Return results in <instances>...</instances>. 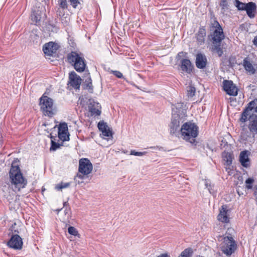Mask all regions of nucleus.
I'll list each match as a JSON object with an SVG mask.
<instances>
[{
    "label": "nucleus",
    "instance_id": "obj_44",
    "mask_svg": "<svg viewBox=\"0 0 257 257\" xmlns=\"http://www.w3.org/2000/svg\"><path fill=\"white\" fill-rule=\"evenodd\" d=\"M70 2L74 8H76L78 5L80 4L79 0H70Z\"/></svg>",
    "mask_w": 257,
    "mask_h": 257
},
{
    "label": "nucleus",
    "instance_id": "obj_16",
    "mask_svg": "<svg viewBox=\"0 0 257 257\" xmlns=\"http://www.w3.org/2000/svg\"><path fill=\"white\" fill-rule=\"evenodd\" d=\"M247 120L249 121L248 127L250 132L257 133V115L252 113L247 116Z\"/></svg>",
    "mask_w": 257,
    "mask_h": 257
},
{
    "label": "nucleus",
    "instance_id": "obj_2",
    "mask_svg": "<svg viewBox=\"0 0 257 257\" xmlns=\"http://www.w3.org/2000/svg\"><path fill=\"white\" fill-rule=\"evenodd\" d=\"M180 132L184 140L193 144L198 136V126L195 123L187 122L182 125Z\"/></svg>",
    "mask_w": 257,
    "mask_h": 257
},
{
    "label": "nucleus",
    "instance_id": "obj_48",
    "mask_svg": "<svg viewBox=\"0 0 257 257\" xmlns=\"http://www.w3.org/2000/svg\"><path fill=\"white\" fill-rule=\"evenodd\" d=\"M64 212L65 215L68 214L69 216L71 214L70 207L69 206L66 207L65 209Z\"/></svg>",
    "mask_w": 257,
    "mask_h": 257
},
{
    "label": "nucleus",
    "instance_id": "obj_1",
    "mask_svg": "<svg viewBox=\"0 0 257 257\" xmlns=\"http://www.w3.org/2000/svg\"><path fill=\"white\" fill-rule=\"evenodd\" d=\"M10 182L12 185L20 190L24 188L27 184V180L23 176L18 165H15L13 162L9 171Z\"/></svg>",
    "mask_w": 257,
    "mask_h": 257
},
{
    "label": "nucleus",
    "instance_id": "obj_7",
    "mask_svg": "<svg viewBox=\"0 0 257 257\" xmlns=\"http://www.w3.org/2000/svg\"><path fill=\"white\" fill-rule=\"evenodd\" d=\"M257 106V99H255L247 104V106L244 108L243 111L241 114V116L239 118V121L241 122H245L247 121V116L249 115H251L252 113L251 111L254 109Z\"/></svg>",
    "mask_w": 257,
    "mask_h": 257
},
{
    "label": "nucleus",
    "instance_id": "obj_51",
    "mask_svg": "<svg viewBox=\"0 0 257 257\" xmlns=\"http://www.w3.org/2000/svg\"><path fill=\"white\" fill-rule=\"evenodd\" d=\"M157 257H170L169 255L166 253L161 254L160 255Z\"/></svg>",
    "mask_w": 257,
    "mask_h": 257
},
{
    "label": "nucleus",
    "instance_id": "obj_29",
    "mask_svg": "<svg viewBox=\"0 0 257 257\" xmlns=\"http://www.w3.org/2000/svg\"><path fill=\"white\" fill-rule=\"evenodd\" d=\"M219 6L221 8V12L222 14H224L229 9V5L227 0H220Z\"/></svg>",
    "mask_w": 257,
    "mask_h": 257
},
{
    "label": "nucleus",
    "instance_id": "obj_53",
    "mask_svg": "<svg viewBox=\"0 0 257 257\" xmlns=\"http://www.w3.org/2000/svg\"><path fill=\"white\" fill-rule=\"evenodd\" d=\"M237 193L238 194V195H239V196L240 195V193H239V191H237Z\"/></svg>",
    "mask_w": 257,
    "mask_h": 257
},
{
    "label": "nucleus",
    "instance_id": "obj_40",
    "mask_svg": "<svg viewBox=\"0 0 257 257\" xmlns=\"http://www.w3.org/2000/svg\"><path fill=\"white\" fill-rule=\"evenodd\" d=\"M59 5L61 8L66 9L67 8V3L66 0H59Z\"/></svg>",
    "mask_w": 257,
    "mask_h": 257
},
{
    "label": "nucleus",
    "instance_id": "obj_12",
    "mask_svg": "<svg viewBox=\"0 0 257 257\" xmlns=\"http://www.w3.org/2000/svg\"><path fill=\"white\" fill-rule=\"evenodd\" d=\"M58 137L63 142L69 140L67 124L65 122L61 123L58 127Z\"/></svg>",
    "mask_w": 257,
    "mask_h": 257
},
{
    "label": "nucleus",
    "instance_id": "obj_15",
    "mask_svg": "<svg viewBox=\"0 0 257 257\" xmlns=\"http://www.w3.org/2000/svg\"><path fill=\"white\" fill-rule=\"evenodd\" d=\"M211 37L213 44L221 43L225 37L223 30L221 29L214 30Z\"/></svg>",
    "mask_w": 257,
    "mask_h": 257
},
{
    "label": "nucleus",
    "instance_id": "obj_38",
    "mask_svg": "<svg viewBox=\"0 0 257 257\" xmlns=\"http://www.w3.org/2000/svg\"><path fill=\"white\" fill-rule=\"evenodd\" d=\"M102 134L103 136L107 137H112V133L111 130H110V128L108 127L105 130H103L101 131Z\"/></svg>",
    "mask_w": 257,
    "mask_h": 257
},
{
    "label": "nucleus",
    "instance_id": "obj_26",
    "mask_svg": "<svg viewBox=\"0 0 257 257\" xmlns=\"http://www.w3.org/2000/svg\"><path fill=\"white\" fill-rule=\"evenodd\" d=\"M86 67V64L85 60L83 57L80 59V61H77L76 63H75L74 68L78 72H83Z\"/></svg>",
    "mask_w": 257,
    "mask_h": 257
},
{
    "label": "nucleus",
    "instance_id": "obj_43",
    "mask_svg": "<svg viewBox=\"0 0 257 257\" xmlns=\"http://www.w3.org/2000/svg\"><path fill=\"white\" fill-rule=\"evenodd\" d=\"M205 186H206V188H208V189L210 193H214V189L212 188V187H214V185H211L210 183H208V181H206Z\"/></svg>",
    "mask_w": 257,
    "mask_h": 257
},
{
    "label": "nucleus",
    "instance_id": "obj_10",
    "mask_svg": "<svg viewBox=\"0 0 257 257\" xmlns=\"http://www.w3.org/2000/svg\"><path fill=\"white\" fill-rule=\"evenodd\" d=\"M223 90L229 95L236 96L238 89L231 80H225L223 82Z\"/></svg>",
    "mask_w": 257,
    "mask_h": 257
},
{
    "label": "nucleus",
    "instance_id": "obj_11",
    "mask_svg": "<svg viewBox=\"0 0 257 257\" xmlns=\"http://www.w3.org/2000/svg\"><path fill=\"white\" fill-rule=\"evenodd\" d=\"M59 46L53 42H50L45 44L43 47L44 54L48 56H53L56 54L57 50Z\"/></svg>",
    "mask_w": 257,
    "mask_h": 257
},
{
    "label": "nucleus",
    "instance_id": "obj_49",
    "mask_svg": "<svg viewBox=\"0 0 257 257\" xmlns=\"http://www.w3.org/2000/svg\"><path fill=\"white\" fill-rule=\"evenodd\" d=\"M253 42L254 45L257 47V36L254 38Z\"/></svg>",
    "mask_w": 257,
    "mask_h": 257
},
{
    "label": "nucleus",
    "instance_id": "obj_47",
    "mask_svg": "<svg viewBox=\"0 0 257 257\" xmlns=\"http://www.w3.org/2000/svg\"><path fill=\"white\" fill-rule=\"evenodd\" d=\"M89 82H92V80L91 79L89 73H88L86 76V78L85 79V81L84 82V84L88 83Z\"/></svg>",
    "mask_w": 257,
    "mask_h": 257
},
{
    "label": "nucleus",
    "instance_id": "obj_3",
    "mask_svg": "<svg viewBox=\"0 0 257 257\" xmlns=\"http://www.w3.org/2000/svg\"><path fill=\"white\" fill-rule=\"evenodd\" d=\"M54 102L52 98L43 94L39 99L41 110L46 116L52 117L54 114Z\"/></svg>",
    "mask_w": 257,
    "mask_h": 257
},
{
    "label": "nucleus",
    "instance_id": "obj_37",
    "mask_svg": "<svg viewBox=\"0 0 257 257\" xmlns=\"http://www.w3.org/2000/svg\"><path fill=\"white\" fill-rule=\"evenodd\" d=\"M70 186V183H61L59 184H58L56 186V189L57 190H61L64 188H66Z\"/></svg>",
    "mask_w": 257,
    "mask_h": 257
},
{
    "label": "nucleus",
    "instance_id": "obj_6",
    "mask_svg": "<svg viewBox=\"0 0 257 257\" xmlns=\"http://www.w3.org/2000/svg\"><path fill=\"white\" fill-rule=\"evenodd\" d=\"M185 120L184 114H181L173 113L171 121L169 124L170 133L172 135H176L180 132V124Z\"/></svg>",
    "mask_w": 257,
    "mask_h": 257
},
{
    "label": "nucleus",
    "instance_id": "obj_4",
    "mask_svg": "<svg viewBox=\"0 0 257 257\" xmlns=\"http://www.w3.org/2000/svg\"><path fill=\"white\" fill-rule=\"evenodd\" d=\"M220 249L227 256H230L236 248L235 241L231 236H225L220 244Z\"/></svg>",
    "mask_w": 257,
    "mask_h": 257
},
{
    "label": "nucleus",
    "instance_id": "obj_33",
    "mask_svg": "<svg viewBox=\"0 0 257 257\" xmlns=\"http://www.w3.org/2000/svg\"><path fill=\"white\" fill-rule=\"evenodd\" d=\"M192 253L191 248H186L183 251L179 257H190Z\"/></svg>",
    "mask_w": 257,
    "mask_h": 257
},
{
    "label": "nucleus",
    "instance_id": "obj_14",
    "mask_svg": "<svg viewBox=\"0 0 257 257\" xmlns=\"http://www.w3.org/2000/svg\"><path fill=\"white\" fill-rule=\"evenodd\" d=\"M228 210L226 205L221 206L219 210V213L217 216V219L223 223H228L229 217L228 214Z\"/></svg>",
    "mask_w": 257,
    "mask_h": 257
},
{
    "label": "nucleus",
    "instance_id": "obj_42",
    "mask_svg": "<svg viewBox=\"0 0 257 257\" xmlns=\"http://www.w3.org/2000/svg\"><path fill=\"white\" fill-rule=\"evenodd\" d=\"M84 89H88L90 93L93 92V86L92 84V82H89L88 83L84 84Z\"/></svg>",
    "mask_w": 257,
    "mask_h": 257
},
{
    "label": "nucleus",
    "instance_id": "obj_8",
    "mask_svg": "<svg viewBox=\"0 0 257 257\" xmlns=\"http://www.w3.org/2000/svg\"><path fill=\"white\" fill-rule=\"evenodd\" d=\"M101 105L93 99H90L88 102V110L91 116H99L101 114Z\"/></svg>",
    "mask_w": 257,
    "mask_h": 257
},
{
    "label": "nucleus",
    "instance_id": "obj_39",
    "mask_svg": "<svg viewBox=\"0 0 257 257\" xmlns=\"http://www.w3.org/2000/svg\"><path fill=\"white\" fill-rule=\"evenodd\" d=\"M147 153V152H137L135 150H132L130 154L131 155H134V156H142L146 155Z\"/></svg>",
    "mask_w": 257,
    "mask_h": 257
},
{
    "label": "nucleus",
    "instance_id": "obj_24",
    "mask_svg": "<svg viewBox=\"0 0 257 257\" xmlns=\"http://www.w3.org/2000/svg\"><path fill=\"white\" fill-rule=\"evenodd\" d=\"M42 12L39 9L33 10L31 16L33 23L37 24L41 21Z\"/></svg>",
    "mask_w": 257,
    "mask_h": 257
},
{
    "label": "nucleus",
    "instance_id": "obj_20",
    "mask_svg": "<svg viewBox=\"0 0 257 257\" xmlns=\"http://www.w3.org/2000/svg\"><path fill=\"white\" fill-rule=\"evenodd\" d=\"M206 34V30L204 27L199 28L197 33L196 34V38L198 44L202 45L204 44Z\"/></svg>",
    "mask_w": 257,
    "mask_h": 257
},
{
    "label": "nucleus",
    "instance_id": "obj_30",
    "mask_svg": "<svg viewBox=\"0 0 257 257\" xmlns=\"http://www.w3.org/2000/svg\"><path fill=\"white\" fill-rule=\"evenodd\" d=\"M195 92L196 89L194 86L190 85L187 87V95L188 97H193L195 95Z\"/></svg>",
    "mask_w": 257,
    "mask_h": 257
},
{
    "label": "nucleus",
    "instance_id": "obj_41",
    "mask_svg": "<svg viewBox=\"0 0 257 257\" xmlns=\"http://www.w3.org/2000/svg\"><path fill=\"white\" fill-rule=\"evenodd\" d=\"M60 145L58 143H57L54 141H52L51 146L50 148V150L55 151L59 148H60Z\"/></svg>",
    "mask_w": 257,
    "mask_h": 257
},
{
    "label": "nucleus",
    "instance_id": "obj_19",
    "mask_svg": "<svg viewBox=\"0 0 257 257\" xmlns=\"http://www.w3.org/2000/svg\"><path fill=\"white\" fill-rule=\"evenodd\" d=\"M249 152L248 151H242L239 155V161L242 166L247 168L249 166V159L248 155Z\"/></svg>",
    "mask_w": 257,
    "mask_h": 257
},
{
    "label": "nucleus",
    "instance_id": "obj_25",
    "mask_svg": "<svg viewBox=\"0 0 257 257\" xmlns=\"http://www.w3.org/2000/svg\"><path fill=\"white\" fill-rule=\"evenodd\" d=\"M222 157L225 165L230 166L232 164L233 155L232 153L224 151L222 153Z\"/></svg>",
    "mask_w": 257,
    "mask_h": 257
},
{
    "label": "nucleus",
    "instance_id": "obj_45",
    "mask_svg": "<svg viewBox=\"0 0 257 257\" xmlns=\"http://www.w3.org/2000/svg\"><path fill=\"white\" fill-rule=\"evenodd\" d=\"M112 73L117 78H121L123 77L122 74L118 71H113Z\"/></svg>",
    "mask_w": 257,
    "mask_h": 257
},
{
    "label": "nucleus",
    "instance_id": "obj_18",
    "mask_svg": "<svg viewBox=\"0 0 257 257\" xmlns=\"http://www.w3.org/2000/svg\"><path fill=\"white\" fill-rule=\"evenodd\" d=\"M256 5L253 2H249L246 3L245 11L247 15L250 18H253L255 17V14L256 12Z\"/></svg>",
    "mask_w": 257,
    "mask_h": 257
},
{
    "label": "nucleus",
    "instance_id": "obj_46",
    "mask_svg": "<svg viewBox=\"0 0 257 257\" xmlns=\"http://www.w3.org/2000/svg\"><path fill=\"white\" fill-rule=\"evenodd\" d=\"M186 54V53H184L183 52H179L177 56H176V59L178 61L179 60L181 57H183L184 56H185Z\"/></svg>",
    "mask_w": 257,
    "mask_h": 257
},
{
    "label": "nucleus",
    "instance_id": "obj_36",
    "mask_svg": "<svg viewBox=\"0 0 257 257\" xmlns=\"http://www.w3.org/2000/svg\"><path fill=\"white\" fill-rule=\"evenodd\" d=\"M68 232L69 234L74 235V236H77V235H79L77 229L73 226L69 227V228L68 229Z\"/></svg>",
    "mask_w": 257,
    "mask_h": 257
},
{
    "label": "nucleus",
    "instance_id": "obj_21",
    "mask_svg": "<svg viewBox=\"0 0 257 257\" xmlns=\"http://www.w3.org/2000/svg\"><path fill=\"white\" fill-rule=\"evenodd\" d=\"M181 68L183 71L190 73L192 70L193 66L191 61L187 59H183L181 61Z\"/></svg>",
    "mask_w": 257,
    "mask_h": 257
},
{
    "label": "nucleus",
    "instance_id": "obj_28",
    "mask_svg": "<svg viewBox=\"0 0 257 257\" xmlns=\"http://www.w3.org/2000/svg\"><path fill=\"white\" fill-rule=\"evenodd\" d=\"M221 43L213 44V47L212 50L215 51L219 57H221L223 54V50L221 47Z\"/></svg>",
    "mask_w": 257,
    "mask_h": 257
},
{
    "label": "nucleus",
    "instance_id": "obj_50",
    "mask_svg": "<svg viewBox=\"0 0 257 257\" xmlns=\"http://www.w3.org/2000/svg\"><path fill=\"white\" fill-rule=\"evenodd\" d=\"M150 148H152V149H155V148H157L159 150H162L163 149V148L161 147H159V146H157V147H151Z\"/></svg>",
    "mask_w": 257,
    "mask_h": 257
},
{
    "label": "nucleus",
    "instance_id": "obj_34",
    "mask_svg": "<svg viewBox=\"0 0 257 257\" xmlns=\"http://www.w3.org/2000/svg\"><path fill=\"white\" fill-rule=\"evenodd\" d=\"M254 182V179L252 178H247L245 181V187L247 189H251L252 188V184Z\"/></svg>",
    "mask_w": 257,
    "mask_h": 257
},
{
    "label": "nucleus",
    "instance_id": "obj_52",
    "mask_svg": "<svg viewBox=\"0 0 257 257\" xmlns=\"http://www.w3.org/2000/svg\"><path fill=\"white\" fill-rule=\"evenodd\" d=\"M68 204V203L67 201L64 202V203H63V206H64V207H66Z\"/></svg>",
    "mask_w": 257,
    "mask_h": 257
},
{
    "label": "nucleus",
    "instance_id": "obj_22",
    "mask_svg": "<svg viewBox=\"0 0 257 257\" xmlns=\"http://www.w3.org/2000/svg\"><path fill=\"white\" fill-rule=\"evenodd\" d=\"M82 57H81L77 52L73 51L68 54L67 56L68 62L74 66L75 63H76L77 61H80Z\"/></svg>",
    "mask_w": 257,
    "mask_h": 257
},
{
    "label": "nucleus",
    "instance_id": "obj_35",
    "mask_svg": "<svg viewBox=\"0 0 257 257\" xmlns=\"http://www.w3.org/2000/svg\"><path fill=\"white\" fill-rule=\"evenodd\" d=\"M97 126L99 131L101 132L103 130H105L108 127L107 123L104 121H99L98 123Z\"/></svg>",
    "mask_w": 257,
    "mask_h": 257
},
{
    "label": "nucleus",
    "instance_id": "obj_23",
    "mask_svg": "<svg viewBox=\"0 0 257 257\" xmlns=\"http://www.w3.org/2000/svg\"><path fill=\"white\" fill-rule=\"evenodd\" d=\"M243 66L245 70L250 74H253L255 73V70L248 57H245L243 59Z\"/></svg>",
    "mask_w": 257,
    "mask_h": 257
},
{
    "label": "nucleus",
    "instance_id": "obj_9",
    "mask_svg": "<svg viewBox=\"0 0 257 257\" xmlns=\"http://www.w3.org/2000/svg\"><path fill=\"white\" fill-rule=\"evenodd\" d=\"M23 244L22 238L17 234L13 235L7 242L9 247L17 250L21 249Z\"/></svg>",
    "mask_w": 257,
    "mask_h": 257
},
{
    "label": "nucleus",
    "instance_id": "obj_17",
    "mask_svg": "<svg viewBox=\"0 0 257 257\" xmlns=\"http://www.w3.org/2000/svg\"><path fill=\"white\" fill-rule=\"evenodd\" d=\"M196 66L199 69H204L205 68L207 61L205 55L201 53H198L196 55Z\"/></svg>",
    "mask_w": 257,
    "mask_h": 257
},
{
    "label": "nucleus",
    "instance_id": "obj_31",
    "mask_svg": "<svg viewBox=\"0 0 257 257\" xmlns=\"http://www.w3.org/2000/svg\"><path fill=\"white\" fill-rule=\"evenodd\" d=\"M235 5L237 9L239 11H245L246 4L240 2L239 0H235Z\"/></svg>",
    "mask_w": 257,
    "mask_h": 257
},
{
    "label": "nucleus",
    "instance_id": "obj_13",
    "mask_svg": "<svg viewBox=\"0 0 257 257\" xmlns=\"http://www.w3.org/2000/svg\"><path fill=\"white\" fill-rule=\"evenodd\" d=\"M69 83L71 86L76 89H78L80 87L82 79L74 71H72L69 73Z\"/></svg>",
    "mask_w": 257,
    "mask_h": 257
},
{
    "label": "nucleus",
    "instance_id": "obj_5",
    "mask_svg": "<svg viewBox=\"0 0 257 257\" xmlns=\"http://www.w3.org/2000/svg\"><path fill=\"white\" fill-rule=\"evenodd\" d=\"M93 169L92 163L87 158H82L79 161L78 173L77 174V178L83 179L85 176L89 174Z\"/></svg>",
    "mask_w": 257,
    "mask_h": 257
},
{
    "label": "nucleus",
    "instance_id": "obj_32",
    "mask_svg": "<svg viewBox=\"0 0 257 257\" xmlns=\"http://www.w3.org/2000/svg\"><path fill=\"white\" fill-rule=\"evenodd\" d=\"M211 28H212L210 29V31H213V29H215V30H222L221 27L220 26L219 23L218 22L217 20L215 19H214L211 22Z\"/></svg>",
    "mask_w": 257,
    "mask_h": 257
},
{
    "label": "nucleus",
    "instance_id": "obj_27",
    "mask_svg": "<svg viewBox=\"0 0 257 257\" xmlns=\"http://www.w3.org/2000/svg\"><path fill=\"white\" fill-rule=\"evenodd\" d=\"M183 103H177L174 105H172V114L176 113L177 114H181V113L184 114V117L185 114L184 110L183 109Z\"/></svg>",
    "mask_w": 257,
    "mask_h": 257
}]
</instances>
